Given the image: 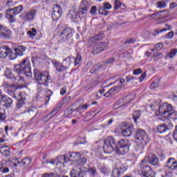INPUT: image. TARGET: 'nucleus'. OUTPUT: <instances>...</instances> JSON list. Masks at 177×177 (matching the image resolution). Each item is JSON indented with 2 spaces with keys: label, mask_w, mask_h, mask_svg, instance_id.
Here are the masks:
<instances>
[{
  "label": "nucleus",
  "mask_w": 177,
  "mask_h": 177,
  "mask_svg": "<svg viewBox=\"0 0 177 177\" xmlns=\"http://www.w3.org/2000/svg\"><path fill=\"white\" fill-rule=\"evenodd\" d=\"M130 147L131 142L129 140L121 139L115 143V139L111 136L108 137L104 140V145L102 147L104 153L106 154H111L115 150L116 154L120 156L127 154L129 151Z\"/></svg>",
  "instance_id": "nucleus-1"
},
{
  "label": "nucleus",
  "mask_w": 177,
  "mask_h": 177,
  "mask_svg": "<svg viewBox=\"0 0 177 177\" xmlns=\"http://www.w3.org/2000/svg\"><path fill=\"white\" fill-rule=\"evenodd\" d=\"M33 73L35 79L37 81V88L39 91L37 95L40 97H42L41 93H43V95H44V100L47 104L49 100H50V96H52L53 93L50 90L43 91L41 89V85H43V86H48V82L50 81V76H49V75H43L42 72H40L38 69H35Z\"/></svg>",
  "instance_id": "nucleus-2"
},
{
  "label": "nucleus",
  "mask_w": 177,
  "mask_h": 177,
  "mask_svg": "<svg viewBox=\"0 0 177 177\" xmlns=\"http://www.w3.org/2000/svg\"><path fill=\"white\" fill-rule=\"evenodd\" d=\"M13 71L17 74H24L26 77H32L31 62H30L28 59H25L19 64H15L13 68Z\"/></svg>",
  "instance_id": "nucleus-3"
},
{
  "label": "nucleus",
  "mask_w": 177,
  "mask_h": 177,
  "mask_svg": "<svg viewBox=\"0 0 177 177\" xmlns=\"http://www.w3.org/2000/svg\"><path fill=\"white\" fill-rule=\"evenodd\" d=\"M23 11V6H18L14 8H10L6 10V17L9 20L10 23H15L16 21L17 15L21 13Z\"/></svg>",
  "instance_id": "nucleus-4"
},
{
  "label": "nucleus",
  "mask_w": 177,
  "mask_h": 177,
  "mask_svg": "<svg viewBox=\"0 0 177 177\" xmlns=\"http://www.w3.org/2000/svg\"><path fill=\"white\" fill-rule=\"evenodd\" d=\"M140 169L142 177H156V173H154V171H153L149 165L145 163V160L141 161Z\"/></svg>",
  "instance_id": "nucleus-5"
},
{
  "label": "nucleus",
  "mask_w": 177,
  "mask_h": 177,
  "mask_svg": "<svg viewBox=\"0 0 177 177\" xmlns=\"http://www.w3.org/2000/svg\"><path fill=\"white\" fill-rule=\"evenodd\" d=\"M134 137L135 139L139 140L140 143L143 145H147V143L150 142V138H149L147 133L143 129H137Z\"/></svg>",
  "instance_id": "nucleus-6"
},
{
  "label": "nucleus",
  "mask_w": 177,
  "mask_h": 177,
  "mask_svg": "<svg viewBox=\"0 0 177 177\" xmlns=\"http://www.w3.org/2000/svg\"><path fill=\"white\" fill-rule=\"evenodd\" d=\"M74 34V30L71 28H66L63 29L59 35V39L62 42H66V41H73V35Z\"/></svg>",
  "instance_id": "nucleus-7"
},
{
  "label": "nucleus",
  "mask_w": 177,
  "mask_h": 177,
  "mask_svg": "<svg viewBox=\"0 0 177 177\" xmlns=\"http://www.w3.org/2000/svg\"><path fill=\"white\" fill-rule=\"evenodd\" d=\"M174 108V107L172 106V105H171L169 103H167V102L162 103L159 106V108H158L159 115H163V117H165V115H168V114L170 113V112Z\"/></svg>",
  "instance_id": "nucleus-8"
},
{
  "label": "nucleus",
  "mask_w": 177,
  "mask_h": 177,
  "mask_svg": "<svg viewBox=\"0 0 177 177\" xmlns=\"http://www.w3.org/2000/svg\"><path fill=\"white\" fill-rule=\"evenodd\" d=\"M133 100V97L132 95H127L123 99L117 101L114 104V107L115 109H120V107H123V106L128 104V103H131Z\"/></svg>",
  "instance_id": "nucleus-9"
},
{
  "label": "nucleus",
  "mask_w": 177,
  "mask_h": 177,
  "mask_svg": "<svg viewBox=\"0 0 177 177\" xmlns=\"http://www.w3.org/2000/svg\"><path fill=\"white\" fill-rule=\"evenodd\" d=\"M23 52H26V47L19 46L18 48H15L14 50H11L10 60H15L17 56H22Z\"/></svg>",
  "instance_id": "nucleus-10"
},
{
  "label": "nucleus",
  "mask_w": 177,
  "mask_h": 177,
  "mask_svg": "<svg viewBox=\"0 0 177 177\" xmlns=\"http://www.w3.org/2000/svg\"><path fill=\"white\" fill-rule=\"evenodd\" d=\"M125 171H127V167H125L123 165H116L112 171V176L120 177L121 175L125 172Z\"/></svg>",
  "instance_id": "nucleus-11"
},
{
  "label": "nucleus",
  "mask_w": 177,
  "mask_h": 177,
  "mask_svg": "<svg viewBox=\"0 0 177 177\" xmlns=\"http://www.w3.org/2000/svg\"><path fill=\"white\" fill-rule=\"evenodd\" d=\"M107 45V42H100L95 44L93 48V54L98 55V53H100V52H103V50L106 49Z\"/></svg>",
  "instance_id": "nucleus-12"
},
{
  "label": "nucleus",
  "mask_w": 177,
  "mask_h": 177,
  "mask_svg": "<svg viewBox=\"0 0 177 177\" xmlns=\"http://www.w3.org/2000/svg\"><path fill=\"white\" fill-rule=\"evenodd\" d=\"M12 103L13 100H12V98L6 95H3L0 97V106L6 107V109H9V107L12 106Z\"/></svg>",
  "instance_id": "nucleus-13"
},
{
  "label": "nucleus",
  "mask_w": 177,
  "mask_h": 177,
  "mask_svg": "<svg viewBox=\"0 0 177 177\" xmlns=\"http://www.w3.org/2000/svg\"><path fill=\"white\" fill-rule=\"evenodd\" d=\"M10 55H12V50L8 46H3L0 48V59L8 57L10 60Z\"/></svg>",
  "instance_id": "nucleus-14"
},
{
  "label": "nucleus",
  "mask_w": 177,
  "mask_h": 177,
  "mask_svg": "<svg viewBox=\"0 0 177 177\" xmlns=\"http://www.w3.org/2000/svg\"><path fill=\"white\" fill-rule=\"evenodd\" d=\"M12 37V31L8 30V28L0 25V38H5L9 39Z\"/></svg>",
  "instance_id": "nucleus-15"
},
{
  "label": "nucleus",
  "mask_w": 177,
  "mask_h": 177,
  "mask_svg": "<svg viewBox=\"0 0 177 177\" xmlns=\"http://www.w3.org/2000/svg\"><path fill=\"white\" fill-rule=\"evenodd\" d=\"M53 10L52 17L53 20H58V19L62 17L63 11L62 10V7H60V6H54Z\"/></svg>",
  "instance_id": "nucleus-16"
},
{
  "label": "nucleus",
  "mask_w": 177,
  "mask_h": 177,
  "mask_svg": "<svg viewBox=\"0 0 177 177\" xmlns=\"http://www.w3.org/2000/svg\"><path fill=\"white\" fill-rule=\"evenodd\" d=\"M89 2L86 0H83L80 3L79 15H86V13H88V9H89Z\"/></svg>",
  "instance_id": "nucleus-17"
},
{
  "label": "nucleus",
  "mask_w": 177,
  "mask_h": 177,
  "mask_svg": "<svg viewBox=\"0 0 177 177\" xmlns=\"http://www.w3.org/2000/svg\"><path fill=\"white\" fill-rule=\"evenodd\" d=\"M66 157L68 161H72V162H75L82 157V153L80 152H72L66 153Z\"/></svg>",
  "instance_id": "nucleus-18"
},
{
  "label": "nucleus",
  "mask_w": 177,
  "mask_h": 177,
  "mask_svg": "<svg viewBox=\"0 0 177 177\" xmlns=\"http://www.w3.org/2000/svg\"><path fill=\"white\" fill-rule=\"evenodd\" d=\"M36 15H37V10L31 9L27 12H25L24 14V19H25L26 21H30V20H34V17H35Z\"/></svg>",
  "instance_id": "nucleus-19"
},
{
  "label": "nucleus",
  "mask_w": 177,
  "mask_h": 177,
  "mask_svg": "<svg viewBox=\"0 0 177 177\" xmlns=\"http://www.w3.org/2000/svg\"><path fill=\"white\" fill-rule=\"evenodd\" d=\"M148 162L151 165H153L155 167H160V162L158 161V158L153 153H149L147 156Z\"/></svg>",
  "instance_id": "nucleus-20"
},
{
  "label": "nucleus",
  "mask_w": 177,
  "mask_h": 177,
  "mask_svg": "<svg viewBox=\"0 0 177 177\" xmlns=\"http://www.w3.org/2000/svg\"><path fill=\"white\" fill-rule=\"evenodd\" d=\"M166 167L171 171H175L177 168V161L174 158H170L166 162Z\"/></svg>",
  "instance_id": "nucleus-21"
},
{
  "label": "nucleus",
  "mask_w": 177,
  "mask_h": 177,
  "mask_svg": "<svg viewBox=\"0 0 177 177\" xmlns=\"http://www.w3.org/2000/svg\"><path fill=\"white\" fill-rule=\"evenodd\" d=\"M133 125L129 126L126 128H122V135L123 136H125L126 138H128L129 136H131L132 133H133Z\"/></svg>",
  "instance_id": "nucleus-22"
},
{
  "label": "nucleus",
  "mask_w": 177,
  "mask_h": 177,
  "mask_svg": "<svg viewBox=\"0 0 177 177\" xmlns=\"http://www.w3.org/2000/svg\"><path fill=\"white\" fill-rule=\"evenodd\" d=\"M104 38V34L99 33L98 35H95V36L91 37L88 39V43H90V44H96V42H97V41H100V40L103 39Z\"/></svg>",
  "instance_id": "nucleus-23"
},
{
  "label": "nucleus",
  "mask_w": 177,
  "mask_h": 177,
  "mask_svg": "<svg viewBox=\"0 0 177 177\" xmlns=\"http://www.w3.org/2000/svg\"><path fill=\"white\" fill-rule=\"evenodd\" d=\"M120 89H122V85L115 86L111 88L108 92L104 94V96L109 97L111 95H115V92H118Z\"/></svg>",
  "instance_id": "nucleus-24"
},
{
  "label": "nucleus",
  "mask_w": 177,
  "mask_h": 177,
  "mask_svg": "<svg viewBox=\"0 0 177 177\" xmlns=\"http://www.w3.org/2000/svg\"><path fill=\"white\" fill-rule=\"evenodd\" d=\"M24 93H21L19 94V97L17 98L18 102H17V109H21L22 106H24V100H26V97H24Z\"/></svg>",
  "instance_id": "nucleus-25"
},
{
  "label": "nucleus",
  "mask_w": 177,
  "mask_h": 177,
  "mask_svg": "<svg viewBox=\"0 0 177 177\" xmlns=\"http://www.w3.org/2000/svg\"><path fill=\"white\" fill-rule=\"evenodd\" d=\"M165 118H167L168 120H173V121H176L177 120V111L175 109V107L171 110V111L164 116Z\"/></svg>",
  "instance_id": "nucleus-26"
},
{
  "label": "nucleus",
  "mask_w": 177,
  "mask_h": 177,
  "mask_svg": "<svg viewBox=\"0 0 177 177\" xmlns=\"http://www.w3.org/2000/svg\"><path fill=\"white\" fill-rule=\"evenodd\" d=\"M9 172V168L6 167V162L4 160L0 162V176L3 174Z\"/></svg>",
  "instance_id": "nucleus-27"
},
{
  "label": "nucleus",
  "mask_w": 177,
  "mask_h": 177,
  "mask_svg": "<svg viewBox=\"0 0 177 177\" xmlns=\"http://www.w3.org/2000/svg\"><path fill=\"white\" fill-rule=\"evenodd\" d=\"M158 133H165L168 131V127L165 124H161L158 125L157 128Z\"/></svg>",
  "instance_id": "nucleus-28"
},
{
  "label": "nucleus",
  "mask_w": 177,
  "mask_h": 177,
  "mask_svg": "<svg viewBox=\"0 0 177 177\" xmlns=\"http://www.w3.org/2000/svg\"><path fill=\"white\" fill-rule=\"evenodd\" d=\"M0 153L2 154V156H6V157H8V156L10 154V149L8 146H3L0 147Z\"/></svg>",
  "instance_id": "nucleus-29"
},
{
  "label": "nucleus",
  "mask_w": 177,
  "mask_h": 177,
  "mask_svg": "<svg viewBox=\"0 0 177 177\" xmlns=\"http://www.w3.org/2000/svg\"><path fill=\"white\" fill-rule=\"evenodd\" d=\"M111 5L109 3H104V10L102 11V12L99 10V13L100 15H104V16H107L110 12L109 11H105L106 9H111Z\"/></svg>",
  "instance_id": "nucleus-30"
},
{
  "label": "nucleus",
  "mask_w": 177,
  "mask_h": 177,
  "mask_svg": "<svg viewBox=\"0 0 177 177\" xmlns=\"http://www.w3.org/2000/svg\"><path fill=\"white\" fill-rule=\"evenodd\" d=\"M4 75L5 77H6V78H8L9 80H16V77H15L13 73H12V70H10V68H7L6 69Z\"/></svg>",
  "instance_id": "nucleus-31"
},
{
  "label": "nucleus",
  "mask_w": 177,
  "mask_h": 177,
  "mask_svg": "<svg viewBox=\"0 0 177 177\" xmlns=\"http://www.w3.org/2000/svg\"><path fill=\"white\" fill-rule=\"evenodd\" d=\"M58 164H66V162H68V158H67V154L62 155L57 157Z\"/></svg>",
  "instance_id": "nucleus-32"
},
{
  "label": "nucleus",
  "mask_w": 177,
  "mask_h": 177,
  "mask_svg": "<svg viewBox=\"0 0 177 177\" xmlns=\"http://www.w3.org/2000/svg\"><path fill=\"white\" fill-rule=\"evenodd\" d=\"M71 177H84V172L78 171L75 169H72V171L70 172Z\"/></svg>",
  "instance_id": "nucleus-33"
},
{
  "label": "nucleus",
  "mask_w": 177,
  "mask_h": 177,
  "mask_svg": "<svg viewBox=\"0 0 177 177\" xmlns=\"http://www.w3.org/2000/svg\"><path fill=\"white\" fill-rule=\"evenodd\" d=\"M35 113H37V108L31 107L25 110L22 113V114H28V115H35Z\"/></svg>",
  "instance_id": "nucleus-34"
},
{
  "label": "nucleus",
  "mask_w": 177,
  "mask_h": 177,
  "mask_svg": "<svg viewBox=\"0 0 177 177\" xmlns=\"http://www.w3.org/2000/svg\"><path fill=\"white\" fill-rule=\"evenodd\" d=\"M153 16H161L162 17H168V16H169V10L159 11L156 14L151 15V17H153Z\"/></svg>",
  "instance_id": "nucleus-35"
},
{
  "label": "nucleus",
  "mask_w": 177,
  "mask_h": 177,
  "mask_svg": "<svg viewBox=\"0 0 177 177\" xmlns=\"http://www.w3.org/2000/svg\"><path fill=\"white\" fill-rule=\"evenodd\" d=\"M170 30H172V28L171 27V26L166 24L165 28H164L163 29H156V34L158 35L160 32H164V31H169Z\"/></svg>",
  "instance_id": "nucleus-36"
},
{
  "label": "nucleus",
  "mask_w": 177,
  "mask_h": 177,
  "mask_svg": "<svg viewBox=\"0 0 177 177\" xmlns=\"http://www.w3.org/2000/svg\"><path fill=\"white\" fill-rule=\"evenodd\" d=\"M73 60H74V57H67L63 60L64 66L68 68L70 66H71V63H73Z\"/></svg>",
  "instance_id": "nucleus-37"
},
{
  "label": "nucleus",
  "mask_w": 177,
  "mask_h": 177,
  "mask_svg": "<svg viewBox=\"0 0 177 177\" xmlns=\"http://www.w3.org/2000/svg\"><path fill=\"white\" fill-rule=\"evenodd\" d=\"M88 172L90 176L96 177L97 176V170H96L95 167H90L88 169Z\"/></svg>",
  "instance_id": "nucleus-38"
},
{
  "label": "nucleus",
  "mask_w": 177,
  "mask_h": 177,
  "mask_svg": "<svg viewBox=\"0 0 177 177\" xmlns=\"http://www.w3.org/2000/svg\"><path fill=\"white\" fill-rule=\"evenodd\" d=\"M140 115H142V114L140 113V110L136 111L133 113V118L134 122L136 124L138 123V120H139V118H140Z\"/></svg>",
  "instance_id": "nucleus-39"
},
{
  "label": "nucleus",
  "mask_w": 177,
  "mask_h": 177,
  "mask_svg": "<svg viewBox=\"0 0 177 177\" xmlns=\"http://www.w3.org/2000/svg\"><path fill=\"white\" fill-rule=\"evenodd\" d=\"M55 68L59 73H62V71H66V70H67L68 68H66L65 65L61 64H56Z\"/></svg>",
  "instance_id": "nucleus-40"
},
{
  "label": "nucleus",
  "mask_w": 177,
  "mask_h": 177,
  "mask_svg": "<svg viewBox=\"0 0 177 177\" xmlns=\"http://www.w3.org/2000/svg\"><path fill=\"white\" fill-rule=\"evenodd\" d=\"M68 16L71 19H73V20H75V19H77L78 16V13L77 12V11L72 10L69 11V12L68 13Z\"/></svg>",
  "instance_id": "nucleus-41"
},
{
  "label": "nucleus",
  "mask_w": 177,
  "mask_h": 177,
  "mask_svg": "<svg viewBox=\"0 0 177 177\" xmlns=\"http://www.w3.org/2000/svg\"><path fill=\"white\" fill-rule=\"evenodd\" d=\"M21 164H22L25 168H27V167L31 164V159L25 158L21 160Z\"/></svg>",
  "instance_id": "nucleus-42"
},
{
  "label": "nucleus",
  "mask_w": 177,
  "mask_h": 177,
  "mask_svg": "<svg viewBox=\"0 0 177 177\" xmlns=\"http://www.w3.org/2000/svg\"><path fill=\"white\" fill-rule=\"evenodd\" d=\"M0 120L1 121H5L6 120V111L3 108H0Z\"/></svg>",
  "instance_id": "nucleus-43"
},
{
  "label": "nucleus",
  "mask_w": 177,
  "mask_h": 177,
  "mask_svg": "<svg viewBox=\"0 0 177 177\" xmlns=\"http://www.w3.org/2000/svg\"><path fill=\"white\" fill-rule=\"evenodd\" d=\"M86 162H88L86 158L84 157L82 154V157L79 158V160H77V164H79V165H86Z\"/></svg>",
  "instance_id": "nucleus-44"
},
{
  "label": "nucleus",
  "mask_w": 177,
  "mask_h": 177,
  "mask_svg": "<svg viewBox=\"0 0 177 177\" xmlns=\"http://www.w3.org/2000/svg\"><path fill=\"white\" fill-rule=\"evenodd\" d=\"M167 6V1L165 0H162L160 1H158L156 7L159 8V9H162Z\"/></svg>",
  "instance_id": "nucleus-45"
},
{
  "label": "nucleus",
  "mask_w": 177,
  "mask_h": 177,
  "mask_svg": "<svg viewBox=\"0 0 177 177\" xmlns=\"http://www.w3.org/2000/svg\"><path fill=\"white\" fill-rule=\"evenodd\" d=\"M41 177H62V176L57 173H46L43 174Z\"/></svg>",
  "instance_id": "nucleus-46"
},
{
  "label": "nucleus",
  "mask_w": 177,
  "mask_h": 177,
  "mask_svg": "<svg viewBox=\"0 0 177 177\" xmlns=\"http://www.w3.org/2000/svg\"><path fill=\"white\" fill-rule=\"evenodd\" d=\"M28 34L30 38L34 39V37L37 35V30H35V28H32L28 31Z\"/></svg>",
  "instance_id": "nucleus-47"
},
{
  "label": "nucleus",
  "mask_w": 177,
  "mask_h": 177,
  "mask_svg": "<svg viewBox=\"0 0 177 177\" xmlns=\"http://www.w3.org/2000/svg\"><path fill=\"white\" fill-rule=\"evenodd\" d=\"M122 4L121 2L118 1V0H115L114 3V9L115 10H118V9H121L122 8Z\"/></svg>",
  "instance_id": "nucleus-48"
},
{
  "label": "nucleus",
  "mask_w": 177,
  "mask_h": 177,
  "mask_svg": "<svg viewBox=\"0 0 177 177\" xmlns=\"http://www.w3.org/2000/svg\"><path fill=\"white\" fill-rule=\"evenodd\" d=\"M81 60H82V57H81V55L77 54V57H76V59L74 58L73 62H75V66H77V64H80V62H81Z\"/></svg>",
  "instance_id": "nucleus-49"
},
{
  "label": "nucleus",
  "mask_w": 177,
  "mask_h": 177,
  "mask_svg": "<svg viewBox=\"0 0 177 177\" xmlns=\"http://www.w3.org/2000/svg\"><path fill=\"white\" fill-rule=\"evenodd\" d=\"M7 93H8V95H10V96H11L12 97H16V93L13 91V87L11 89L8 88Z\"/></svg>",
  "instance_id": "nucleus-50"
},
{
  "label": "nucleus",
  "mask_w": 177,
  "mask_h": 177,
  "mask_svg": "<svg viewBox=\"0 0 177 177\" xmlns=\"http://www.w3.org/2000/svg\"><path fill=\"white\" fill-rule=\"evenodd\" d=\"M46 164H51L52 165H57V160H56L55 159H51L49 160H47L46 162Z\"/></svg>",
  "instance_id": "nucleus-51"
},
{
  "label": "nucleus",
  "mask_w": 177,
  "mask_h": 177,
  "mask_svg": "<svg viewBox=\"0 0 177 177\" xmlns=\"http://www.w3.org/2000/svg\"><path fill=\"white\" fill-rule=\"evenodd\" d=\"M96 12H97V8L96 6H92L90 10L91 15H94V16H96Z\"/></svg>",
  "instance_id": "nucleus-52"
},
{
  "label": "nucleus",
  "mask_w": 177,
  "mask_h": 177,
  "mask_svg": "<svg viewBox=\"0 0 177 177\" xmlns=\"http://www.w3.org/2000/svg\"><path fill=\"white\" fill-rule=\"evenodd\" d=\"M176 53H177V50L176 49L171 50V51L169 53L170 59H172L173 57H175V56H176Z\"/></svg>",
  "instance_id": "nucleus-53"
},
{
  "label": "nucleus",
  "mask_w": 177,
  "mask_h": 177,
  "mask_svg": "<svg viewBox=\"0 0 177 177\" xmlns=\"http://www.w3.org/2000/svg\"><path fill=\"white\" fill-rule=\"evenodd\" d=\"M173 37H174V31H171V32H168L167 34H166L165 38L167 39H172Z\"/></svg>",
  "instance_id": "nucleus-54"
},
{
  "label": "nucleus",
  "mask_w": 177,
  "mask_h": 177,
  "mask_svg": "<svg viewBox=\"0 0 177 177\" xmlns=\"http://www.w3.org/2000/svg\"><path fill=\"white\" fill-rule=\"evenodd\" d=\"M156 88H158V82H153L150 85V89H156Z\"/></svg>",
  "instance_id": "nucleus-55"
},
{
  "label": "nucleus",
  "mask_w": 177,
  "mask_h": 177,
  "mask_svg": "<svg viewBox=\"0 0 177 177\" xmlns=\"http://www.w3.org/2000/svg\"><path fill=\"white\" fill-rule=\"evenodd\" d=\"M134 75H139V74H142V68L135 69L133 72Z\"/></svg>",
  "instance_id": "nucleus-56"
},
{
  "label": "nucleus",
  "mask_w": 177,
  "mask_h": 177,
  "mask_svg": "<svg viewBox=\"0 0 177 177\" xmlns=\"http://www.w3.org/2000/svg\"><path fill=\"white\" fill-rule=\"evenodd\" d=\"M73 114V109H68L65 111L64 115L67 117L68 115H71Z\"/></svg>",
  "instance_id": "nucleus-57"
},
{
  "label": "nucleus",
  "mask_w": 177,
  "mask_h": 177,
  "mask_svg": "<svg viewBox=\"0 0 177 177\" xmlns=\"http://www.w3.org/2000/svg\"><path fill=\"white\" fill-rule=\"evenodd\" d=\"M114 62H115V59H114V58H109V59L106 60L105 63L106 64H111L114 63Z\"/></svg>",
  "instance_id": "nucleus-58"
},
{
  "label": "nucleus",
  "mask_w": 177,
  "mask_h": 177,
  "mask_svg": "<svg viewBox=\"0 0 177 177\" xmlns=\"http://www.w3.org/2000/svg\"><path fill=\"white\" fill-rule=\"evenodd\" d=\"M162 46H163L162 43H158L157 44H156L155 48L156 50H160Z\"/></svg>",
  "instance_id": "nucleus-59"
},
{
  "label": "nucleus",
  "mask_w": 177,
  "mask_h": 177,
  "mask_svg": "<svg viewBox=\"0 0 177 177\" xmlns=\"http://www.w3.org/2000/svg\"><path fill=\"white\" fill-rule=\"evenodd\" d=\"M10 84L8 83V82L3 84V88H4V89H10Z\"/></svg>",
  "instance_id": "nucleus-60"
},
{
  "label": "nucleus",
  "mask_w": 177,
  "mask_h": 177,
  "mask_svg": "<svg viewBox=\"0 0 177 177\" xmlns=\"http://www.w3.org/2000/svg\"><path fill=\"white\" fill-rule=\"evenodd\" d=\"M59 108H55L53 111L50 113V115H56V113L59 112Z\"/></svg>",
  "instance_id": "nucleus-61"
},
{
  "label": "nucleus",
  "mask_w": 177,
  "mask_h": 177,
  "mask_svg": "<svg viewBox=\"0 0 177 177\" xmlns=\"http://www.w3.org/2000/svg\"><path fill=\"white\" fill-rule=\"evenodd\" d=\"M134 42H135L134 38H131L125 41V44H133Z\"/></svg>",
  "instance_id": "nucleus-62"
},
{
  "label": "nucleus",
  "mask_w": 177,
  "mask_h": 177,
  "mask_svg": "<svg viewBox=\"0 0 177 177\" xmlns=\"http://www.w3.org/2000/svg\"><path fill=\"white\" fill-rule=\"evenodd\" d=\"M88 106L87 104H84L82 106H79L77 110H82L84 109V110H86L88 109Z\"/></svg>",
  "instance_id": "nucleus-63"
},
{
  "label": "nucleus",
  "mask_w": 177,
  "mask_h": 177,
  "mask_svg": "<svg viewBox=\"0 0 177 177\" xmlns=\"http://www.w3.org/2000/svg\"><path fill=\"white\" fill-rule=\"evenodd\" d=\"M67 92V89L66 88H61L60 89V95H63Z\"/></svg>",
  "instance_id": "nucleus-64"
}]
</instances>
